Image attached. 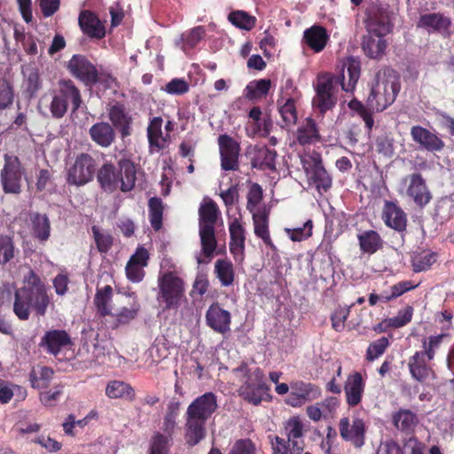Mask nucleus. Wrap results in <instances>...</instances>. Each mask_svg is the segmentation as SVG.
Returning a JSON list of instances; mask_svg holds the SVG:
<instances>
[{
  "mask_svg": "<svg viewBox=\"0 0 454 454\" xmlns=\"http://www.w3.org/2000/svg\"><path fill=\"white\" fill-rule=\"evenodd\" d=\"M49 304L50 298L45 284L34 270H29L24 277L23 286L15 290L14 314L22 321L29 318L31 310L43 317L46 314Z\"/></svg>",
  "mask_w": 454,
  "mask_h": 454,
  "instance_id": "nucleus-1",
  "label": "nucleus"
},
{
  "mask_svg": "<svg viewBox=\"0 0 454 454\" xmlns=\"http://www.w3.org/2000/svg\"><path fill=\"white\" fill-rule=\"evenodd\" d=\"M117 165L118 168L111 162L104 163L98 170V182L107 192H114L118 189L123 192H130L137 180L136 166L126 158L121 159Z\"/></svg>",
  "mask_w": 454,
  "mask_h": 454,
  "instance_id": "nucleus-2",
  "label": "nucleus"
},
{
  "mask_svg": "<svg viewBox=\"0 0 454 454\" xmlns=\"http://www.w3.org/2000/svg\"><path fill=\"white\" fill-rule=\"evenodd\" d=\"M392 25L386 12H375L369 14L366 20L367 35H364L362 47L364 54L374 59H380L385 54L387 41L385 36L391 32Z\"/></svg>",
  "mask_w": 454,
  "mask_h": 454,
  "instance_id": "nucleus-3",
  "label": "nucleus"
},
{
  "mask_svg": "<svg viewBox=\"0 0 454 454\" xmlns=\"http://www.w3.org/2000/svg\"><path fill=\"white\" fill-rule=\"evenodd\" d=\"M399 91L400 83L394 72L379 71L372 83L367 106L372 111L382 112L395 102Z\"/></svg>",
  "mask_w": 454,
  "mask_h": 454,
  "instance_id": "nucleus-4",
  "label": "nucleus"
},
{
  "mask_svg": "<svg viewBox=\"0 0 454 454\" xmlns=\"http://www.w3.org/2000/svg\"><path fill=\"white\" fill-rule=\"evenodd\" d=\"M184 281L176 272L166 271L158 277L157 301L164 304V309H177L184 297Z\"/></svg>",
  "mask_w": 454,
  "mask_h": 454,
  "instance_id": "nucleus-5",
  "label": "nucleus"
},
{
  "mask_svg": "<svg viewBox=\"0 0 454 454\" xmlns=\"http://www.w3.org/2000/svg\"><path fill=\"white\" fill-rule=\"evenodd\" d=\"M340 80L333 74L322 73L317 75L314 107L323 116L332 111L338 101Z\"/></svg>",
  "mask_w": 454,
  "mask_h": 454,
  "instance_id": "nucleus-6",
  "label": "nucleus"
},
{
  "mask_svg": "<svg viewBox=\"0 0 454 454\" xmlns=\"http://www.w3.org/2000/svg\"><path fill=\"white\" fill-rule=\"evenodd\" d=\"M270 387L266 383L262 369L255 368L248 380H243L239 387L240 396L253 405H260L262 402H270Z\"/></svg>",
  "mask_w": 454,
  "mask_h": 454,
  "instance_id": "nucleus-7",
  "label": "nucleus"
},
{
  "mask_svg": "<svg viewBox=\"0 0 454 454\" xmlns=\"http://www.w3.org/2000/svg\"><path fill=\"white\" fill-rule=\"evenodd\" d=\"M25 168L17 156L4 155V164L0 171V183L5 194L20 195Z\"/></svg>",
  "mask_w": 454,
  "mask_h": 454,
  "instance_id": "nucleus-8",
  "label": "nucleus"
},
{
  "mask_svg": "<svg viewBox=\"0 0 454 454\" xmlns=\"http://www.w3.org/2000/svg\"><path fill=\"white\" fill-rule=\"evenodd\" d=\"M96 166V160L90 154L80 153L67 170V182L76 186L90 183L93 180Z\"/></svg>",
  "mask_w": 454,
  "mask_h": 454,
  "instance_id": "nucleus-9",
  "label": "nucleus"
},
{
  "mask_svg": "<svg viewBox=\"0 0 454 454\" xmlns=\"http://www.w3.org/2000/svg\"><path fill=\"white\" fill-rule=\"evenodd\" d=\"M69 74L85 87L96 78L97 66L83 54H74L67 64Z\"/></svg>",
  "mask_w": 454,
  "mask_h": 454,
  "instance_id": "nucleus-10",
  "label": "nucleus"
},
{
  "mask_svg": "<svg viewBox=\"0 0 454 454\" xmlns=\"http://www.w3.org/2000/svg\"><path fill=\"white\" fill-rule=\"evenodd\" d=\"M339 431L340 437L350 442L356 448H361L364 444L366 427L364 421L357 417L350 419L343 417L339 422Z\"/></svg>",
  "mask_w": 454,
  "mask_h": 454,
  "instance_id": "nucleus-11",
  "label": "nucleus"
},
{
  "mask_svg": "<svg viewBox=\"0 0 454 454\" xmlns=\"http://www.w3.org/2000/svg\"><path fill=\"white\" fill-rule=\"evenodd\" d=\"M221 168L225 171L239 169V144L231 136L223 134L218 137Z\"/></svg>",
  "mask_w": 454,
  "mask_h": 454,
  "instance_id": "nucleus-12",
  "label": "nucleus"
},
{
  "mask_svg": "<svg viewBox=\"0 0 454 454\" xmlns=\"http://www.w3.org/2000/svg\"><path fill=\"white\" fill-rule=\"evenodd\" d=\"M107 111L111 125L120 133L121 137L123 139L129 137L132 134L133 118L125 105L116 101L108 106Z\"/></svg>",
  "mask_w": 454,
  "mask_h": 454,
  "instance_id": "nucleus-13",
  "label": "nucleus"
},
{
  "mask_svg": "<svg viewBox=\"0 0 454 454\" xmlns=\"http://www.w3.org/2000/svg\"><path fill=\"white\" fill-rule=\"evenodd\" d=\"M217 408L216 395L213 392H207L195 398L188 406L186 416L207 421Z\"/></svg>",
  "mask_w": 454,
  "mask_h": 454,
  "instance_id": "nucleus-14",
  "label": "nucleus"
},
{
  "mask_svg": "<svg viewBox=\"0 0 454 454\" xmlns=\"http://www.w3.org/2000/svg\"><path fill=\"white\" fill-rule=\"evenodd\" d=\"M207 325L215 333L226 334L231 331V315L219 302H213L206 311Z\"/></svg>",
  "mask_w": 454,
  "mask_h": 454,
  "instance_id": "nucleus-15",
  "label": "nucleus"
},
{
  "mask_svg": "<svg viewBox=\"0 0 454 454\" xmlns=\"http://www.w3.org/2000/svg\"><path fill=\"white\" fill-rule=\"evenodd\" d=\"M73 342L66 330H49L41 338L39 347L46 353L57 356L64 348L72 346Z\"/></svg>",
  "mask_w": 454,
  "mask_h": 454,
  "instance_id": "nucleus-16",
  "label": "nucleus"
},
{
  "mask_svg": "<svg viewBox=\"0 0 454 454\" xmlns=\"http://www.w3.org/2000/svg\"><path fill=\"white\" fill-rule=\"evenodd\" d=\"M405 180L408 182L407 196L418 207H423L427 205L432 199V194L422 175L420 173H412Z\"/></svg>",
  "mask_w": 454,
  "mask_h": 454,
  "instance_id": "nucleus-17",
  "label": "nucleus"
},
{
  "mask_svg": "<svg viewBox=\"0 0 454 454\" xmlns=\"http://www.w3.org/2000/svg\"><path fill=\"white\" fill-rule=\"evenodd\" d=\"M250 164L253 168L260 170L276 171L277 152L266 145L254 146L248 151Z\"/></svg>",
  "mask_w": 454,
  "mask_h": 454,
  "instance_id": "nucleus-18",
  "label": "nucleus"
},
{
  "mask_svg": "<svg viewBox=\"0 0 454 454\" xmlns=\"http://www.w3.org/2000/svg\"><path fill=\"white\" fill-rule=\"evenodd\" d=\"M346 402L350 407L361 403L365 388V382L358 372L350 373L344 383Z\"/></svg>",
  "mask_w": 454,
  "mask_h": 454,
  "instance_id": "nucleus-19",
  "label": "nucleus"
},
{
  "mask_svg": "<svg viewBox=\"0 0 454 454\" xmlns=\"http://www.w3.org/2000/svg\"><path fill=\"white\" fill-rule=\"evenodd\" d=\"M412 140L429 152H439L444 147V142L434 133L419 125L411 129Z\"/></svg>",
  "mask_w": 454,
  "mask_h": 454,
  "instance_id": "nucleus-20",
  "label": "nucleus"
},
{
  "mask_svg": "<svg viewBox=\"0 0 454 454\" xmlns=\"http://www.w3.org/2000/svg\"><path fill=\"white\" fill-rule=\"evenodd\" d=\"M90 139L102 148H108L116 139V131L106 121L94 123L89 129Z\"/></svg>",
  "mask_w": 454,
  "mask_h": 454,
  "instance_id": "nucleus-21",
  "label": "nucleus"
},
{
  "mask_svg": "<svg viewBox=\"0 0 454 454\" xmlns=\"http://www.w3.org/2000/svg\"><path fill=\"white\" fill-rule=\"evenodd\" d=\"M254 224V232L270 248L275 250L269 229L270 212L266 208H259L256 212L251 213Z\"/></svg>",
  "mask_w": 454,
  "mask_h": 454,
  "instance_id": "nucleus-22",
  "label": "nucleus"
},
{
  "mask_svg": "<svg viewBox=\"0 0 454 454\" xmlns=\"http://www.w3.org/2000/svg\"><path fill=\"white\" fill-rule=\"evenodd\" d=\"M383 219L388 227L403 231L407 226V217L403 210L395 202L386 201L383 208Z\"/></svg>",
  "mask_w": 454,
  "mask_h": 454,
  "instance_id": "nucleus-23",
  "label": "nucleus"
},
{
  "mask_svg": "<svg viewBox=\"0 0 454 454\" xmlns=\"http://www.w3.org/2000/svg\"><path fill=\"white\" fill-rule=\"evenodd\" d=\"M82 31L90 38L102 39L106 30L98 17L90 11H82L79 15Z\"/></svg>",
  "mask_w": 454,
  "mask_h": 454,
  "instance_id": "nucleus-24",
  "label": "nucleus"
},
{
  "mask_svg": "<svg viewBox=\"0 0 454 454\" xmlns=\"http://www.w3.org/2000/svg\"><path fill=\"white\" fill-rule=\"evenodd\" d=\"M55 91L67 104L70 101L73 112L81 107L82 103L81 91L71 79L59 80V88Z\"/></svg>",
  "mask_w": 454,
  "mask_h": 454,
  "instance_id": "nucleus-25",
  "label": "nucleus"
},
{
  "mask_svg": "<svg viewBox=\"0 0 454 454\" xmlns=\"http://www.w3.org/2000/svg\"><path fill=\"white\" fill-rule=\"evenodd\" d=\"M427 356L420 351L410 357L408 367L411 377L419 382H424L432 372L431 367L428 365Z\"/></svg>",
  "mask_w": 454,
  "mask_h": 454,
  "instance_id": "nucleus-26",
  "label": "nucleus"
},
{
  "mask_svg": "<svg viewBox=\"0 0 454 454\" xmlns=\"http://www.w3.org/2000/svg\"><path fill=\"white\" fill-rule=\"evenodd\" d=\"M230 251L237 260L238 256L242 259L245 252V229L238 219H234L230 226Z\"/></svg>",
  "mask_w": 454,
  "mask_h": 454,
  "instance_id": "nucleus-27",
  "label": "nucleus"
},
{
  "mask_svg": "<svg viewBox=\"0 0 454 454\" xmlns=\"http://www.w3.org/2000/svg\"><path fill=\"white\" fill-rule=\"evenodd\" d=\"M207 421L186 416L184 439L187 445L193 447L206 437Z\"/></svg>",
  "mask_w": 454,
  "mask_h": 454,
  "instance_id": "nucleus-28",
  "label": "nucleus"
},
{
  "mask_svg": "<svg viewBox=\"0 0 454 454\" xmlns=\"http://www.w3.org/2000/svg\"><path fill=\"white\" fill-rule=\"evenodd\" d=\"M312 390L311 385L297 380L291 382L290 393L286 398V404L293 407H300L306 403Z\"/></svg>",
  "mask_w": 454,
  "mask_h": 454,
  "instance_id": "nucleus-29",
  "label": "nucleus"
},
{
  "mask_svg": "<svg viewBox=\"0 0 454 454\" xmlns=\"http://www.w3.org/2000/svg\"><path fill=\"white\" fill-rule=\"evenodd\" d=\"M418 27L428 32H445L450 27V20L440 13H428L419 18Z\"/></svg>",
  "mask_w": 454,
  "mask_h": 454,
  "instance_id": "nucleus-30",
  "label": "nucleus"
},
{
  "mask_svg": "<svg viewBox=\"0 0 454 454\" xmlns=\"http://www.w3.org/2000/svg\"><path fill=\"white\" fill-rule=\"evenodd\" d=\"M162 122L161 117H153L147 127V137L151 152H159L165 148L166 140L162 137Z\"/></svg>",
  "mask_w": 454,
  "mask_h": 454,
  "instance_id": "nucleus-31",
  "label": "nucleus"
},
{
  "mask_svg": "<svg viewBox=\"0 0 454 454\" xmlns=\"http://www.w3.org/2000/svg\"><path fill=\"white\" fill-rule=\"evenodd\" d=\"M221 212L211 199L200 204L199 208V227H215Z\"/></svg>",
  "mask_w": 454,
  "mask_h": 454,
  "instance_id": "nucleus-32",
  "label": "nucleus"
},
{
  "mask_svg": "<svg viewBox=\"0 0 454 454\" xmlns=\"http://www.w3.org/2000/svg\"><path fill=\"white\" fill-rule=\"evenodd\" d=\"M54 371L52 368L45 365H37L33 367L29 372L30 385L35 389L49 387L53 379Z\"/></svg>",
  "mask_w": 454,
  "mask_h": 454,
  "instance_id": "nucleus-33",
  "label": "nucleus"
},
{
  "mask_svg": "<svg viewBox=\"0 0 454 454\" xmlns=\"http://www.w3.org/2000/svg\"><path fill=\"white\" fill-rule=\"evenodd\" d=\"M106 395L111 399L124 398L134 401L136 398L135 389L130 384L121 380H112L106 387Z\"/></svg>",
  "mask_w": 454,
  "mask_h": 454,
  "instance_id": "nucleus-34",
  "label": "nucleus"
},
{
  "mask_svg": "<svg viewBox=\"0 0 454 454\" xmlns=\"http://www.w3.org/2000/svg\"><path fill=\"white\" fill-rule=\"evenodd\" d=\"M31 232L40 242H45L51 235V223L46 215L35 213L31 216Z\"/></svg>",
  "mask_w": 454,
  "mask_h": 454,
  "instance_id": "nucleus-35",
  "label": "nucleus"
},
{
  "mask_svg": "<svg viewBox=\"0 0 454 454\" xmlns=\"http://www.w3.org/2000/svg\"><path fill=\"white\" fill-rule=\"evenodd\" d=\"M113 288L111 286L106 285V286L96 290L94 297V305L97 309V312L100 317H105L111 315V301L113 298Z\"/></svg>",
  "mask_w": 454,
  "mask_h": 454,
  "instance_id": "nucleus-36",
  "label": "nucleus"
},
{
  "mask_svg": "<svg viewBox=\"0 0 454 454\" xmlns=\"http://www.w3.org/2000/svg\"><path fill=\"white\" fill-rule=\"evenodd\" d=\"M214 272L222 286H230L233 284L235 271L233 264L226 259H218L215 262Z\"/></svg>",
  "mask_w": 454,
  "mask_h": 454,
  "instance_id": "nucleus-37",
  "label": "nucleus"
},
{
  "mask_svg": "<svg viewBox=\"0 0 454 454\" xmlns=\"http://www.w3.org/2000/svg\"><path fill=\"white\" fill-rule=\"evenodd\" d=\"M360 249L364 253L374 254L381 247L382 240L375 231H366L357 236Z\"/></svg>",
  "mask_w": 454,
  "mask_h": 454,
  "instance_id": "nucleus-38",
  "label": "nucleus"
},
{
  "mask_svg": "<svg viewBox=\"0 0 454 454\" xmlns=\"http://www.w3.org/2000/svg\"><path fill=\"white\" fill-rule=\"evenodd\" d=\"M393 423L398 430L410 433L416 427L418 419L410 410H400L393 415Z\"/></svg>",
  "mask_w": 454,
  "mask_h": 454,
  "instance_id": "nucleus-39",
  "label": "nucleus"
},
{
  "mask_svg": "<svg viewBox=\"0 0 454 454\" xmlns=\"http://www.w3.org/2000/svg\"><path fill=\"white\" fill-rule=\"evenodd\" d=\"M314 185L317 192L322 194L326 192L332 187V177L321 165V161H317V158L314 155Z\"/></svg>",
  "mask_w": 454,
  "mask_h": 454,
  "instance_id": "nucleus-40",
  "label": "nucleus"
},
{
  "mask_svg": "<svg viewBox=\"0 0 454 454\" xmlns=\"http://www.w3.org/2000/svg\"><path fill=\"white\" fill-rule=\"evenodd\" d=\"M434 216L440 223H445L454 216V193L441 198L436 204Z\"/></svg>",
  "mask_w": 454,
  "mask_h": 454,
  "instance_id": "nucleus-41",
  "label": "nucleus"
},
{
  "mask_svg": "<svg viewBox=\"0 0 454 454\" xmlns=\"http://www.w3.org/2000/svg\"><path fill=\"white\" fill-rule=\"evenodd\" d=\"M200 238L203 254L211 257L217 246L215 227H200Z\"/></svg>",
  "mask_w": 454,
  "mask_h": 454,
  "instance_id": "nucleus-42",
  "label": "nucleus"
},
{
  "mask_svg": "<svg viewBox=\"0 0 454 454\" xmlns=\"http://www.w3.org/2000/svg\"><path fill=\"white\" fill-rule=\"evenodd\" d=\"M298 101L278 99V112L281 115L284 125L282 127H289L296 123L298 116L296 110V103Z\"/></svg>",
  "mask_w": 454,
  "mask_h": 454,
  "instance_id": "nucleus-43",
  "label": "nucleus"
},
{
  "mask_svg": "<svg viewBox=\"0 0 454 454\" xmlns=\"http://www.w3.org/2000/svg\"><path fill=\"white\" fill-rule=\"evenodd\" d=\"M149 220L153 229L156 231L162 227L163 203L160 198L153 197L148 201Z\"/></svg>",
  "mask_w": 454,
  "mask_h": 454,
  "instance_id": "nucleus-44",
  "label": "nucleus"
},
{
  "mask_svg": "<svg viewBox=\"0 0 454 454\" xmlns=\"http://www.w3.org/2000/svg\"><path fill=\"white\" fill-rule=\"evenodd\" d=\"M229 21L243 30L250 31L256 25V18L245 11H233L228 15Z\"/></svg>",
  "mask_w": 454,
  "mask_h": 454,
  "instance_id": "nucleus-45",
  "label": "nucleus"
},
{
  "mask_svg": "<svg viewBox=\"0 0 454 454\" xmlns=\"http://www.w3.org/2000/svg\"><path fill=\"white\" fill-rule=\"evenodd\" d=\"M206 35V29L203 26H197L181 35L182 50L193 49L202 40Z\"/></svg>",
  "mask_w": 454,
  "mask_h": 454,
  "instance_id": "nucleus-46",
  "label": "nucleus"
},
{
  "mask_svg": "<svg viewBox=\"0 0 454 454\" xmlns=\"http://www.w3.org/2000/svg\"><path fill=\"white\" fill-rule=\"evenodd\" d=\"M18 253L12 238L0 236V266L4 267L12 262Z\"/></svg>",
  "mask_w": 454,
  "mask_h": 454,
  "instance_id": "nucleus-47",
  "label": "nucleus"
},
{
  "mask_svg": "<svg viewBox=\"0 0 454 454\" xmlns=\"http://www.w3.org/2000/svg\"><path fill=\"white\" fill-rule=\"evenodd\" d=\"M348 81L345 74L342 75L341 88L346 92L353 91L360 77V65L355 59H349L347 65Z\"/></svg>",
  "mask_w": 454,
  "mask_h": 454,
  "instance_id": "nucleus-48",
  "label": "nucleus"
},
{
  "mask_svg": "<svg viewBox=\"0 0 454 454\" xmlns=\"http://www.w3.org/2000/svg\"><path fill=\"white\" fill-rule=\"evenodd\" d=\"M437 254L429 251H422L414 254L411 259V266L414 272L426 271L436 262Z\"/></svg>",
  "mask_w": 454,
  "mask_h": 454,
  "instance_id": "nucleus-49",
  "label": "nucleus"
},
{
  "mask_svg": "<svg viewBox=\"0 0 454 454\" xmlns=\"http://www.w3.org/2000/svg\"><path fill=\"white\" fill-rule=\"evenodd\" d=\"M339 404L337 397L331 396L314 407V420L332 418Z\"/></svg>",
  "mask_w": 454,
  "mask_h": 454,
  "instance_id": "nucleus-50",
  "label": "nucleus"
},
{
  "mask_svg": "<svg viewBox=\"0 0 454 454\" xmlns=\"http://www.w3.org/2000/svg\"><path fill=\"white\" fill-rule=\"evenodd\" d=\"M270 80L260 79L254 82H250L246 87V97L248 99H259L265 97L270 89Z\"/></svg>",
  "mask_w": 454,
  "mask_h": 454,
  "instance_id": "nucleus-51",
  "label": "nucleus"
},
{
  "mask_svg": "<svg viewBox=\"0 0 454 454\" xmlns=\"http://www.w3.org/2000/svg\"><path fill=\"white\" fill-rule=\"evenodd\" d=\"M91 231L93 233L98 250L102 254L107 253L111 249L114 243L113 236L108 232L101 231L100 229L96 225L91 227Z\"/></svg>",
  "mask_w": 454,
  "mask_h": 454,
  "instance_id": "nucleus-52",
  "label": "nucleus"
},
{
  "mask_svg": "<svg viewBox=\"0 0 454 454\" xmlns=\"http://www.w3.org/2000/svg\"><path fill=\"white\" fill-rule=\"evenodd\" d=\"M15 391L21 399L26 398L27 390L24 387L15 384L9 386L4 381H0V403H8L13 397Z\"/></svg>",
  "mask_w": 454,
  "mask_h": 454,
  "instance_id": "nucleus-53",
  "label": "nucleus"
},
{
  "mask_svg": "<svg viewBox=\"0 0 454 454\" xmlns=\"http://www.w3.org/2000/svg\"><path fill=\"white\" fill-rule=\"evenodd\" d=\"M350 110L356 113L364 121L366 128L371 130L374 125V121L372 115V108L366 107L361 101L354 98L348 104Z\"/></svg>",
  "mask_w": 454,
  "mask_h": 454,
  "instance_id": "nucleus-54",
  "label": "nucleus"
},
{
  "mask_svg": "<svg viewBox=\"0 0 454 454\" xmlns=\"http://www.w3.org/2000/svg\"><path fill=\"white\" fill-rule=\"evenodd\" d=\"M14 100V89L11 82L0 78V111L9 108Z\"/></svg>",
  "mask_w": 454,
  "mask_h": 454,
  "instance_id": "nucleus-55",
  "label": "nucleus"
},
{
  "mask_svg": "<svg viewBox=\"0 0 454 454\" xmlns=\"http://www.w3.org/2000/svg\"><path fill=\"white\" fill-rule=\"evenodd\" d=\"M445 334H439L436 336H430L428 339L424 338L422 340V346L424 350L420 351L425 356H427V360L431 361L434 359L435 355V350L439 348L442 339L445 337Z\"/></svg>",
  "mask_w": 454,
  "mask_h": 454,
  "instance_id": "nucleus-56",
  "label": "nucleus"
},
{
  "mask_svg": "<svg viewBox=\"0 0 454 454\" xmlns=\"http://www.w3.org/2000/svg\"><path fill=\"white\" fill-rule=\"evenodd\" d=\"M247 198V209L250 213L256 212V207L261 203L263 198L262 186L257 183L252 184Z\"/></svg>",
  "mask_w": 454,
  "mask_h": 454,
  "instance_id": "nucleus-57",
  "label": "nucleus"
},
{
  "mask_svg": "<svg viewBox=\"0 0 454 454\" xmlns=\"http://www.w3.org/2000/svg\"><path fill=\"white\" fill-rule=\"evenodd\" d=\"M286 232L293 241H302L309 239L312 235V220L309 219L303 227L289 229L286 228Z\"/></svg>",
  "mask_w": 454,
  "mask_h": 454,
  "instance_id": "nucleus-58",
  "label": "nucleus"
},
{
  "mask_svg": "<svg viewBox=\"0 0 454 454\" xmlns=\"http://www.w3.org/2000/svg\"><path fill=\"white\" fill-rule=\"evenodd\" d=\"M170 436L163 435L157 433L153 435L149 454H169V442Z\"/></svg>",
  "mask_w": 454,
  "mask_h": 454,
  "instance_id": "nucleus-59",
  "label": "nucleus"
},
{
  "mask_svg": "<svg viewBox=\"0 0 454 454\" xmlns=\"http://www.w3.org/2000/svg\"><path fill=\"white\" fill-rule=\"evenodd\" d=\"M330 41V34L320 25H314V53L324 51Z\"/></svg>",
  "mask_w": 454,
  "mask_h": 454,
  "instance_id": "nucleus-60",
  "label": "nucleus"
},
{
  "mask_svg": "<svg viewBox=\"0 0 454 454\" xmlns=\"http://www.w3.org/2000/svg\"><path fill=\"white\" fill-rule=\"evenodd\" d=\"M388 345L389 341L387 337H381L371 343L366 351V359L368 361L375 360L385 352Z\"/></svg>",
  "mask_w": 454,
  "mask_h": 454,
  "instance_id": "nucleus-61",
  "label": "nucleus"
},
{
  "mask_svg": "<svg viewBox=\"0 0 454 454\" xmlns=\"http://www.w3.org/2000/svg\"><path fill=\"white\" fill-rule=\"evenodd\" d=\"M15 40L20 42L25 52L28 55L35 56L37 54V44L35 37L31 34L14 33Z\"/></svg>",
  "mask_w": 454,
  "mask_h": 454,
  "instance_id": "nucleus-62",
  "label": "nucleus"
},
{
  "mask_svg": "<svg viewBox=\"0 0 454 454\" xmlns=\"http://www.w3.org/2000/svg\"><path fill=\"white\" fill-rule=\"evenodd\" d=\"M62 387L56 386L48 391H43L39 394V400L45 407H54L62 395Z\"/></svg>",
  "mask_w": 454,
  "mask_h": 454,
  "instance_id": "nucleus-63",
  "label": "nucleus"
},
{
  "mask_svg": "<svg viewBox=\"0 0 454 454\" xmlns=\"http://www.w3.org/2000/svg\"><path fill=\"white\" fill-rule=\"evenodd\" d=\"M68 104L59 96L54 90L52 99L50 105V111L53 118L60 119L67 114Z\"/></svg>",
  "mask_w": 454,
  "mask_h": 454,
  "instance_id": "nucleus-64",
  "label": "nucleus"
}]
</instances>
